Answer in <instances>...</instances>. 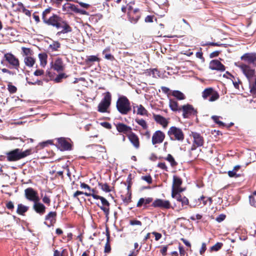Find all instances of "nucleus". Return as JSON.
Listing matches in <instances>:
<instances>
[{"label": "nucleus", "instance_id": "f257e3e1", "mask_svg": "<svg viewBox=\"0 0 256 256\" xmlns=\"http://www.w3.org/2000/svg\"><path fill=\"white\" fill-rule=\"evenodd\" d=\"M116 107L118 112L123 115L127 114L132 110L130 102L124 96L118 98L116 102Z\"/></svg>", "mask_w": 256, "mask_h": 256}, {"label": "nucleus", "instance_id": "f03ea898", "mask_svg": "<svg viewBox=\"0 0 256 256\" xmlns=\"http://www.w3.org/2000/svg\"><path fill=\"white\" fill-rule=\"evenodd\" d=\"M30 153V150L22 151L20 148H16L6 153L7 160L9 162L17 161L29 156Z\"/></svg>", "mask_w": 256, "mask_h": 256}, {"label": "nucleus", "instance_id": "7ed1b4c3", "mask_svg": "<svg viewBox=\"0 0 256 256\" xmlns=\"http://www.w3.org/2000/svg\"><path fill=\"white\" fill-rule=\"evenodd\" d=\"M50 8H48L45 10L42 14V19L44 24L52 26L58 29V24H60L62 18L56 14H53L50 18H48L47 16L50 13Z\"/></svg>", "mask_w": 256, "mask_h": 256}, {"label": "nucleus", "instance_id": "20e7f679", "mask_svg": "<svg viewBox=\"0 0 256 256\" xmlns=\"http://www.w3.org/2000/svg\"><path fill=\"white\" fill-rule=\"evenodd\" d=\"M168 134L172 140L182 142L184 140V134L182 130L176 126H172L168 132Z\"/></svg>", "mask_w": 256, "mask_h": 256}, {"label": "nucleus", "instance_id": "39448f33", "mask_svg": "<svg viewBox=\"0 0 256 256\" xmlns=\"http://www.w3.org/2000/svg\"><path fill=\"white\" fill-rule=\"evenodd\" d=\"M112 96L110 92L104 94V97L98 106V111L100 112H105L110 105Z\"/></svg>", "mask_w": 256, "mask_h": 256}, {"label": "nucleus", "instance_id": "423d86ee", "mask_svg": "<svg viewBox=\"0 0 256 256\" xmlns=\"http://www.w3.org/2000/svg\"><path fill=\"white\" fill-rule=\"evenodd\" d=\"M4 60L10 66V68L18 70L20 68V62L18 59L13 54L10 52L6 53L4 55Z\"/></svg>", "mask_w": 256, "mask_h": 256}, {"label": "nucleus", "instance_id": "0eeeda50", "mask_svg": "<svg viewBox=\"0 0 256 256\" xmlns=\"http://www.w3.org/2000/svg\"><path fill=\"white\" fill-rule=\"evenodd\" d=\"M94 199L100 200L102 204V206L98 204L100 208L104 212L107 220L108 219V215L110 214V206L109 202L104 197L98 195L94 196Z\"/></svg>", "mask_w": 256, "mask_h": 256}, {"label": "nucleus", "instance_id": "6e6552de", "mask_svg": "<svg viewBox=\"0 0 256 256\" xmlns=\"http://www.w3.org/2000/svg\"><path fill=\"white\" fill-rule=\"evenodd\" d=\"M25 197L30 201L34 202L40 201V198L36 191L32 188H28L24 190Z\"/></svg>", "mask_w": 256, "mask_h": 256}, {"label": "nucleus", "instance_id": "1a4fd4ad", "mask_svg": "<svg viewBox=\"0 0 256 256\" xmlns=\"http://www.w3.org/2000/svg\"><path fill=\"white\" fill-rule=\"evenodd\" d=\"M182 184V179L176 176H174L172 194H176L183 192L184 190L180 188Z\"/></svg>", "mask_w": 256, "mask_h": 256}, {"label": "nucleus", "instance_id": "9d476101", "mask_svg": "<svg viewBox=\"0 0 256 256\" xmlns=\"http://www.w3.org/2000/svg\"><path fill=\"white\" fill-rule=\"evenodd\" d=\"M238 66L249 80H250L254 76V69L251 68L249 65L242 64Z\"/></svg>", "mask_w": 256, "mask_h": 256}, {"label": "nucleus", "instance_id": "9b49d317", "mask_svg": "<svg viewBox=\"0 0 256 256\" xmlns=\"http://www.w3.org/2000/svg\"><path fill=\"white\" fill-rule=\"evenodd\" d=\"M192 136L194 138V144L191 148V150H193L196 148V146H201L204 144V140L202 136L197 132H192Z\"/></svg>", "mask_w": 256, "mask_h": 256}, {"label": "nucleus", "instance_id": "f8f14e48", "mask_svg": "<svg viewBox=\"0 0 256 256\" xmlns=\"http://www.w3.org/2000/svg\"><path fill=\"white\" fill-rule=\"evenodd\" d=\"M152 206L154 208H160L164 209H169L171 208L170 203L168 200L159 198L156 199L153 202Z\"/></svg>", "mask_w": 256, "mask_h": 256}, {"label": "nucleus", "instance_id": "ddd939ff", "mask_svg": "<svg viewBox=\"0 0 256 256\" xmlns=\"http://www.w3.org/2000/svg\"><path fill=\"white\" fill-rule=\"evenodd\" d=\"M165 138L164 134L160 131L157 130L153 134L152 138V142L153 145L160 144L163 142Z\"/></svg>", "mask_w": 256, "mask_h": 256}, {"label": "nucleus", "instance_id": "4468645a", "mask_svg": "<svg viewBox=\"0 0 256 256\" xmlns=\"http://www.w3.org/2000/svg\"><path fill=\"white\" fill-rule=\"evenodd\" d=\"M172 198L176 199L178 202H180L182 204V208H180L178 210V212L183 208H186L184 206L188 205L189 204L188 198L186 196H182L179 193L176 194H172Z\"/></svg>", "mask_w": 256, "mask_h": 256}, {"label": "nucleus", "instance_id": "2eb2a0df", "mask_svg": "<svg viewBox=\"0 0 256 256\" xmlns=\"http://www.w3.org/2000/svg\"><path fill=\"white\" fill-rule=\"evenodd\" d=\"M241 59L249 64H252L253 66H256V53H246L241 57Z\"/></svg>", "mask_w": 256, "mask_h": 256}, {"label": "nucleus", "instance_id": "dca6fc26", "mask_svg": "<svg viewBox=\"0 0 256 256\" xmlns=\"http://www.w3.org/2000/svg\"><path fill=\"white\" fill-rule=\"evenodd\" d=\"M116 130L120 133H123L128 136L132 131V128L130 126H128L123 123L118 122L114 124Z\"/></svg>", "mask_w": 256, "mask_h": 256}, {"label": "nucleus", "instance_id": "f3484780", "mask_svg": "<svg viewBox=\"0 0 256 256\" xmlns=\"http://www.w3.org/2000/svg\"><path fill=\"white\" fill-rule=\"evenodd\" d=\"M62 28V30L56 33V35L57 36H60L62 34H66L72 31V28L69 26L67 22L63 20H62L58 24V28Z\"/></svg>", "mask_w": 256, "mask_h": 256}, {"label": "nucleus", "instance_id": "a211bd4d", "mask_svg": "<svg viewBox=\"0 0 256 256\" xmlns=\"http://www.w3.org/2000/svg\"><path fill=\"white\" fill-rule=\"evenodd\" d=\"M181 110L182 111V116L184 118H188L190 116L194 114L196 112L192 106L190 104L183 106Z\"/></svg>", "mask_w": 256, "mask_h": 256}, {"label": "nucleus", "instance_id": "6ab92c4d", "mask_svg": "<svg viewBox=\"0 0 256 256\" xmlns=\"http://www.w3.org/2000/svg\"><path fill=\"white\" fill-rule=\"evenodd\" d=\"M209 68L212 70H216L223 72L225 70V67L219 60H212L209 64Z\"/></svg>", "mask_w": 256, "mask_h": 256}, {"label": "nucleus", "instance_id": "aec40b11", "mask_svg": "<svg viewBox=\"0 0 256 256\" xmlns=\"http://www.w3.org/2000/svg\"><path fill=\"white\" fill-rule=\"evenodd\" d=\"M33 209L36 213L42 216L45 213L46 208L44 204L40 202L39 201H37L36 202H34Z\"/></svg>", "mask_w": 256, "mask_h": 256}, {"label": "nucleus", "instance_id": "412c9836", "mask_svg": "<svg viewBox=\"0 0 256 256\" xmlns=\"http://www.w3.org/2000/svg\"><path fill=\"white\" fill-rule=\"evenodd\" d=\"M127 136L134 146L138 148L140 147V141L138 136L132 131Z\"/></svg>", "mask_w": 256, "mask_h": 256}, {"label": "nucleus", "instance_id": "4be33fe9", "mask_svg": "<svg viewBox=\"0 0 256 256\" xmlns=\"http://www.w3.org/2000/svg\"><path fill=\"white\" fill-rule=\"evenodd\" d=\"M77 7L74 4L66 3L62 6V10L66 14H72V12H76Z\"/></svg>", "mask_w": 256, "mask_h": 256}, {"label": "nucleus", "instance_id": "5701e85b", "mask_svg": "<svg viewBox=\"0 0 256 256\" xmlns=\"http://www.w3.org/2000/svg\"><path fill=\"white\" fill-rule=\"evenodd\" d=\"M154 118L157 123L162 125L164 128H165L168 126V120L160 115L154 114Z\"/></svg>", "mask_w": 256, "mask_h": 256}, {"label": "nucleus", "instance_id": "b1692460", "mask_svg": "<svg viewBox=\"0 0 256 256\" xmlns=\"http://www.w3.org/2000/svg\"><path fill=\"white\" fill-rule=\"evenodd\" d=\"M56 212H50L45 216V220L50 221V225H52L56 221Z\"/></svg>", "mask_w": 256, "mask_h": 256}, {"label": "nucleus", "instance_id": "393cba45", "mask_svg": "<svg viewBox=\"0 0 256 256\" xmlns=\"http://www.w3.org/2000/svg\"><path fill=\"white\" fill-rule=\"evenodd\" d=\"M52 68L55 70L57 72L62 71L64 70V66L62 61L60 59L56 60L55 61Z\"/></svg>", "mask_w": 256, "mask_h": 256}, {"label": "nucleus", "instance_id": "a878e982", "mask_svg": "<svg viewBox=\"0 0 256 256\" xmlns=\"http://www.w3.org/2000/svg\"><path fill=\"white\" fill-rule=\"evenodd\" d=\"M38 58L40 60V64L42 66L44 67L47 64L48 55L44 52L38 54Z\"/></svg>", "mask_w": 256, "mask_h": 256}, {"label": "nucleus", "instance_id": "bb28decb", "mask_svg": "<svg viewBox=\"0 0 256 256\" xmlns=\"http://www.w3.org/2000/svg\"><path fill=\"white\" fill-rule=\"evenodd\" d=\"M110 47H107L102 51V54L106 59L112 60H114V56L110 53Z\"/></svg>", "mask_w": 256, "mask_h": 256}, {"label": "nucleus", "instance_id": "cd10ccee", "mask_svg": "<svg viewBox=\"0 0 256 256\" xmlns=\"http://www.w3.org/2000/svg\"><path fill=\"white\" fill-rule=\"evenodd\" d=\"M152 200V198H140L138 202L137 203L136 206L137 207H140L142 205L146 206V204H149Z\"/></svg>", "mask_w": 256, "mask_h": 256}, {"label": "nucleus", "instance_id": "c85d7f7f", "mask_svg": "<svg viewBox=\"0 0 256 256\" xmlns=\"http://www.w3.org/2000/svg\"><path fill=\"white\" fill-rule=\"evenodd\" d=\"M58 142L60 146L64 150H68L70 148V144L63 138L58 139Z\"/></svg>", "mask_w": 256, "mask_h": 256}, {"label": "nucleus", "instance_id": "c756f323", "mask_svg": "<svg viewBox=\"0 0 256 256\" xmlns=\"http://www.w3.org/2000/svg\"><path fill=\"white\" fill-rule=\"evenodd\" d=\"M28 210V207L26 206H24L22 204H18V208L16 210V212L18 214L20 215H24V214Z\"/></svg>", "mask_w": 256, "mask_h": 256}, {"label": "nucleus", "instance_id": "7c9ffc66", "mask_svg": "<svg viewBox=\"0 0 256 256\" xmlns=\"http://www.w3.org/2000/svg\"><path fill=\"white\" fill-rule=\"evenodd\" d=\"M169 106L172 111L181 110V108H178V102L174 100H170Z\"/></svg>", "mask_w": 256, "mask_h": 256}, {"label": "nucleus", "instance_id": "2f4dec72", "mask_svg": "<svg viewBox=\"0 0 256 256\" xmlns=\"http://www.w3.org/2000/svg\"><path fill=\"white\" fill-rule=\"evenodd\" d=\"M128 16L130 22L136 24L138 21L140 16V14H132V12H128Z\"/></svg>", "mask_w": 256, "mask_h": 256}, {"label": "nucleus", "instance_id": "473e14b6", "mask_svg": "<svg viewBox=\"0 0 256 256\" xmlns=\"http://www.w3.org/2000/svg\"><path fill=\"white\" fill-rule=\"evenodd\" d=\"M24 62L26 66L32 67L34 66L35 60L32 57L26 56L24 58Z\"/></svg>", "mask_w": 256, "mask_h": 256}, {"label": "nucleus", "instance_id": "72a5a7b5", "mask_svg": "<svg viewBox=\"0 0 256 256\" xmlns=\"http://www.w3.org/2000/svg\"><path fill=\"white\" fill-rule=\"evenodd\" d=\"M137 114L141 116H148L147 110L142 105L137 106Z\"/></svg>", "mask_w": 256, "mask_h": 256}, {"label": "nucleus", "instance_id": "f704fd0d", "mask_svg": "<svg viewBox=\"0 0 256 256\" xmlns=\"http://www.w3.org/2000/svg\"><path fill=\"white\" fill-rule=\"evenodd\" d=\"M172 95L179 100H182L185 98V96L184 94L178 90L172 91Z\"/></svg>", "mask_w": 256, "mask_h": 256}, {"label": "nucleus", "instance_id": "c9c22d12", "mask_svg": "<svg viewBox=\"0 0 256 256\" xmlns=\"http://www.w3.org/2000/svg\"><path fill=\"white\" fill-rule=\"evenodd\" d=\"M213 88H210L205 89L202 92V97L204 99H206L208 98H210V94H212V92H213Z\"/></svg>", "mask_w": 256, "mask_h": 256}, {"label": "nucleus", "instance_id": "e433bc0d", "mask_svg": "<svg viewBox=\"0 0 256 256\" xmlns=\"http://www.w3.org/2000/svg\"><path fill=\"white\" fill-rule=\"evenodd\" d=\"M110 238V235L108 232H107L106 233V244L105 247H104V252L108 253L110 252V246L109 242Z\"/></svg>", "mask_w": 256, "mask_h": 256}, {"label": "nucleus", "instance_id": "4c0bfd02", "mask_svg": "<svg viewBox=\"0 0 256 256\" xmlns=\"http://www.w3.org/2000/svg\"><path fill=\"white\" fill-rule=\"evenodd\" d=\"M165 159L170 162L172 167H174L178 164V163L176 162L174 157L170 154H168Z\"/></svg>", "mask_w": 256, "mask_h": 256}, {"label": "nucleus", "instance_id": "58836bf2", "mask_svg": "<svg viewBox=\"0 0 256 256\" xmlns=\"http://www.w3.org/2000/svg\"><path fill=\"white\" fill-rule=\"evenodd\" d=\"M136 122L143 129L146 130L148 128L146 122L143 119H136Z\"/></svg>", "mask_w": 256, "mask_h": 256}, {"label": "nucleus", "instance_id": "ea45409f", "mask_svg": "<svg viewBox=\"0 0 256 256\" xmlns=\"http://www.w3.org/2000/svg\"><path fill=\"white\" fill-rule=\"evenodd\" d=\"M98 186L104 192H108L111 191L109 186L107 184L98 183Z\"/></svg>", "mask_w": 256, "mask_h": 256}, {"label": "nucleus", "instance_id": "a19ab883", "mask_svg": "<svg viewBox=\"0 0 256 256\" xmlns=\"http://www.w3.org/2000/svg\"><path fill=\"white\" fill-rule=\"evenodd\" d=\"M220 118V116H212V118L213 120L216 124H218V126H222V127L225 126H226L225 124H224L223 122L219 120Z\"/></svg>", "mask_w": 256, "mask_h": 256}, {"label": "nucleus", "instance_id": "79ce46f5", "mask_svg": "<svg viewBox=\"0 0 256 256\" xmlns=\"http://www.w3.org/2000/svg\"><path fill=\"white\" fill-rule=\"evenodd\" d=\"M218 98H219L218 94L217 92L213 90V92H212V94H210V96L208 98V100L210 102H214V101L217 100Z\"/></svg>", "mask_w": 256, "mask_h": 256}, {"label": "nucleus", "instance_id": "37998d69", "mask_svg": "<svg viewBox=\"0 0 256 256\" xmlns=\"http://www.w3.org/2000/svg\"><path fill=\"white\" fill-rule=\"evenodd\" d=\"M60 47V44L58 42H54L53 44H50V48L52 51L57 50Z\"/></svg>", "mask_w": 256, "mask_h": 256}, {"label": "nucleus", "instance_id": "c03bdc74", "mask_svg": "<svg viewBox=\"0 0 256 256\" xmlns=\"http://www.w3.org/2000/svg\"><path fill=\"white\" fill-rule=\"evenodd\" d=\"M80 188H82L87 190L88 192H94V189H92L90 187L84 182H80Z\"/></svg>", "mask_w": 256, "mask_h": 256}, {"label": "nucleus", "instance_id": "a18cd8bd", "mask_svg": "<svg viewBox=\"0 0 256 256\" xmlns=\"http://www.w3.org/2000/svg\"><path fill=\"white\" fill-rule=\"evenodd\" d=\"M87 62H98L100 61V59L95 56H90L88 57L86 60Z\"/></svg>", "mask_w": 256, "mask_h": 256}, {"label": "nucleus", "instance_id": "49530a36", "mask_svg": "<svg viewBox=\"0 0 256 256\" xmlns=\"http://www.w3.org/2000/svg\"><path fill=\"white\" fill-rule=\"evenodd\" d=\"M8 89L10 93L14 94L16 92L17 88L14 86H13L10 83H9L8 86Z\"/></svg>", "mask_w": 256, "mask_h": 256}, {"label": "nucleus", "instance_id": "de8ad7c7", "mask_svg": "<svg viewBox=\"0 0 256 256\" xmlns=\"http://www.w3.org/2000/svg\"><path fill=\"white\" fill-rule=\"evenodd\" d=\"M222 246V243H221V242H217L216 244L214 246H213L211 248V250H214V251H218L221 248Z\"/></svg>", "mask_w": 256, "mask_h": 256}, {"label": "nucleus", "instance_id": "09e8293b", "mask_svg": "<svg viewBox=\"0 0 256 256\" xmlns=\"http://www.w3.org/2000/svg\"><path fill=\"white\" fill-rule=\"evenodd\" d=\"M41 196L42 198V202L44 203L50 205V198L47 196L46 195H44V196H43L42 194H41Z\"/></svg>", "mask_w": 256, "mask_h": 256}, {"label": "nucleus", "instance_id": "8fccbe9b", "mask_svg": "<svg viewBox=\"0 0 256 256\" xmlns=\"http://www.w3.org/2000/svg\"><path fill=\"white\" fill-rule=\"evenodd\" d=\"M150 74L154 78H157L160 76L158 71L155 68L150 70Z\"/></svg>", "mask_w": 256, "mask_h": 256}, {"label": "nucleus", "instance_id": "3c124183", "mask_svg": "<svg viewBox=\"0 0 256 256\" xmlns=\"http://www.w3.org/2000/svg\"><path fill=\"white\" fill-rule=\"evenodd\" d=\"M142 180H145L149 184H150L152 182V178L150 176H142Z\"/></svg>", "mask_w": 256, "mask_h": 256}, {"label": "nucleus", "instance_id": "603ef678", "mask_svg": "<svg viewBox=\"0 0 256 256\" xmlns=\"http://www.w3.org/2000/svg\"><path fill=\"white\" fill-rule=\"evenodd\" d=\"M228 175L230 177H238L240 176L239 174H237L236 172L234 170H230L228 172Z\"/></svg>", "mask_w": 256, "mask_h": 256}, {"label": "nucleus", "instance_id": "864d4df0", "mask_svg": "<svg viewBox=\"0 0 256 256\" xmlns=\"http://www.w3.org/2000/svg\"><path fill=\"white\" fill-rule=\"evenodd\" d=\"M65 77L64 74H59L54 79V81L56 82H60L62 78Z\"/></svg>", "mask_w": 256, "mask_h": 256}, {"label": "nucleus", "instance_id": "5fc2aeb1", "mask_svg": "<svg viewBox=\"0 0 256 256\" xmlns=\"http://www.w3.org/2000/svg\"><path fill=\"white\" fill-rule=\"evenodd\" d=\"M206 198L204 197V196H202L200 197V198L199 199V200H202V203L204 205H206L207 204V200H210V204L212 202V198H206V200H205Z\"/></svg>", "mask_w": 256, "mask_h": 256}, {"label": "nucleus", "instance_id": "6e6d98bb", "mask_svg": "<svg viewBox=\"0 0 256 256\" xmlns=\"http://www.w3.org/2000/svg\"><path fill=\"white\" fill-rule=\"evenodd\" d=\"M249 200L250 205L256 208V201L254 196H249Z\"/></svg>", "mask_w": 256, "mask_h": 256}, {"label": "nucleus", "instance_id": "4d7b16f0", "mask_svg": "<svg viewBox=\"0 0 256 256\" xmlns=\"http://www.w3.org/2000/svg\"><path fill=\"white\" fill-rule=\"evenodd\" d=\"M157 166L158 168L162 170H165L166 171H168V168L164 162H160L158 164Z\"/></svg>", "mask_w": 256, "mask_h": 256}, {"label": "nucleus", "instance_id": "13d9d810", "mask_svg": "<svg viewBox=\"0 0 256 256\" xmlns=\"http://www.w3.org/2000/svg\"><path fill=\"white\" fill-rule=\"evenodd\" d=\"M6 207L8 210H12L14 208V203L12 201H9L6 204Z\"/></svg>", "mask_w": 256, "mask_h": 256}, {"label": "nucleus", "instance_id": "bf43d9fd", "mask_svg": "<svg viewBox=\"0 0 256 256\" xmlns=\"http://www.w3.org/2000/svg\"><path fill=\"white\" fill-rule=\"evenodd\" d=\"M130 224H131L132 226H134V225L142 226V222L140 220H131L130 221Z\"/></svg>", "mask_w": 256, "mask_h": 256}, {"label": "nucleus", "instance_id": "052dcab7", "mask_svg": "<svg viewBox=\"0 0 256 256\" xmlns=\"http://www.w3.org/2000/svg\"><path fill=\"white\" fill-rule=\"evenodd\" d=\"M225 218L226 216L224 214H221L216 218V220L218 222H220L223 221Z\"/></svg>", "mask_w": 256, "mask_h": 256}, {"label": "nucleus", "instance_id": "680f3d73", "mask_svg": "<svg viewBox=\"0 0 256 256\" xmlns=\"http://www.w3.org/2000/svg\"><path fill=\"white\" fill-rule=\"evenodd\" d=\"M206 250V244L203 242L202 244V247L200 250V254H202Z\"/></svg>", "mask_w": 256, "mask_h": 256}, {"label": "nucleus", "instance_id": "e2e57ef3", "mask_svg": "<svg viewBox=\"0 0 256 256\" xmlns=\"http://www.w3.org/2000/svg\"><path fill=\"white\" fill-rule=\"evenodd\" d=\"M250 92L254 95H256V86L254 84L250 86Z\"/></svg>", "mask_w": 256, "mask_h": 256}, {"label": "nucleus", "instance_id": "0e129e2a", "mask_svg": "<svg viewBox=\"0 0 256 256\" xmlns=\"http://www.w3.org/2000/svg\"><path fill=\"white\" fill-rule=\"evenodd\" d=\"M44 71L42 70H37L34 72V74L36 76H40L44 74Z\"/></svg>", "mask_w": 256, "mask_h": 256}, {"label": "nucleus", "instance_id": "69168bd1", "mask_svg": "<svg viewBox=\"0 0 256 256\" xmlns=\"http://www.w3.org/2000/svg\"><path fill=\"white\" fill-rule=\"evenodd\" d=\"M152 234L154 236L156 240H158L162 238V234L160 233L154 232H152Z\"/></svg>", "mask_w": 256, "mask_h": 256}, {"label": "nucleus", "instance_id": "338daca9", "mask_svg": "<svg viewBox=\"0 0 256 256\" xmlns=\"http://www.w3.org/2000/svg\"><path fill=\"white\" fill-rule=\"evenodd\" d=\"M202 218V216L200 214H197L195 216H190V218L192 220H200Z\"/></svg>", "mask_w": 256, "mask_h": 256}, {"label": "nucleus", "instance_id": "774afa93", "mask_svg": "<svg viewBox=\"0 0 256 256\" xmlns=\"http://www.w3.org/2000/svg\"><path fill=\"white\" fill-rule=\"evenodd\" d=\"M140 249V247L139 248L137 249L136 250L132 251L128 256H136L138 255Z\"/></svg>", "mask_w": 256, "mask_h": 256}]
</instances>
